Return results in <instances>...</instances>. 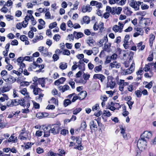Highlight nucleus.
<instances>
[{
  "mask_svg": "<svg viewBox=\"0 0 156 156\" xmlns=\"http://www.w3.org/2000/svg\"><path fill=\"white\" fill-rule=\"evenodd\" d=\"M31 88L33 89L34 94L35 95L39 94V95L36 97V99L37 101L38 102H41L42 101V98L44 96V94L41 93V90L39 88L36 87L35 85H32L30 86Z\"/></svg>",
  "mask_w": 156,
  "mask_h": 156,
  "instance_id": "nucleus-1",
  "label": "nucleus"
},
{
  "mask_svg": "<svg viewBox=\"0 0 156 156\" xmlns=\"http://www.w3.org/2000/svg\"><path fill=\"white\" fill-rule=\"evenodd\" d=\"M147 140H144L141 138L137 141V147L141 151L144 150L147 145Z\"/></svg>",
  "mask_w": 156,
  "mask_h": 156,
  "instance_id": "nucleus-2",
  "label": "nucleus"
},
{
  "mask_svg": "<svg viewBox=\"0 0 156 156\" xmlns=\"http://www.w3.org/2000/svg\"><path fill=\"white\" fill-rule=\"evenodd\" d=\"M18 104H20L22 106H24V99L19 100L17 101L16 99L12 101L10 104L8 103L7 106L8 107H12L14 105H16Z\"/></svg>",
  "mask_w": 156,
  "mask_h": 156,
  "instance_id": "nucleus-3",
  "label": "nucleus"
},
{
  "mask_svg": "<svg viewBox=\"0 0 156 156\" xmlns=\"http://www.w3.org/2000/svg\"><path fill=\"white\" fill-rule=\"evenodd\" d=\"M50 125V132L54 134L58 133L60 130L59 126L58 124H54Z\"/></svg>",
  "mask_w": 156,
  "mask_h": 156,
  "instance_id": "nucleus-4",
  "label": "nucleus"
},
{
  "mask_svg": "<svg viewBox=\"0 0 156 156\" xmlns=\"http://www.w3.org/2000/svg\"><path fill=\"white\" fill-rule=\"evenodd\" d=\"M50 125L48 126H43L41 127V129L44 133V137H48L50 136Z\"/></svg>",
  "mask_w": 156,
  "mask_h": 156,
  "instance_id": "nucleus-5",
  "label": "nucleus"
},
{
  "mask_svg": "<svg viewBox=\"0 0 156 156\" xmlns=\"http://www.w3.org/2000/svg\"><path fill=\"white\" fill-rule=\"evenodd\" d=\"M135 68V63L133 61L129 69H124L123 70V74L124 75H127L131 74L134 71Z\"/></svg>",
  "mask_w": 156,
  "mask_h": 156,
  "instance_id": "nucleus-6",
  "label": "nucleus"
},
{
  "mask_svg": "<svg viewBox=\"0 0 156 156\" xmlns=\"http://www.w3.org/2000/svg\"><path fill=\"white\" fill-rule=\"evenodd\" d=\"M141 4V2L140 1L136 2L134 0H131L129 3V5L132 8H134L135 10H138L139 6Z\"/></svg>",
  "mask_w": 156,
  "mask_h": 156,
  "instance_id": "nucleus-7",
  "label": "nucleus"
},
{
  "mask_svg": "<svg viewBox=\"0 0 156 156\" xmlns=\"http://www.w3.org/2000/svg\"><path fill=\"white\" fill-rule=\"evenodd\" d=\"M141 4V2L140 1L136 2L134 0H131L129 3V5L132 8H134L135 10H138L139 6Z\"/></svg>",
  "mask_w": 156,
  "mask_h": 156,
  "instance_id": "nucleus-8",
  "label": "nucleus"
},
{
  "mask_svg": "<svg viewBox=\"0 0 156 156\" xmlns=\"http://www.w3.org/2000/svg\"><path fill=\"white\" fill-rule=\"evenodd\" d=\"M126 0H109V2L111 5L114 4L122 6L125 4Z\"/></svg>",
  "mask_w": 156,
  "mask_h": 156,
  "instance_id": "nucleus-9",
  "label": "nucleus"
},
{
  "mask_svg": "<svg viewBox=\"0 0 156 156\" xmlns=\"http://www.w3.org/2000/svg\"><path fill=\"white\" fill-rule=\"evenodd\" d=\"M152 136V133L148 131H145L141 135V138L144 140H147V141L151 138Z\"/></svg>",
  "mask_w": 156,
  "mask_h": 156,
  "instance_id": "nucleus-10",
  "label": "nucleus"
},
{
  "mask_svg": "<svg viewBox=\"0 0 156 156\" xmlns=\"http://www.w3.org/2000/svg\"><path fill=\"white\" fill-rule=\"evenodd\" d=\"M92 120L90 122V129L91 130H92L93 129L94 131L97 130V124H98V120Z\"/></svg>",
  "mask_w": 156,
  "mask_h": 156,
  "instance_id": "nucleus-11",
  "label": "nucleus"
},
{
  "mask_svg": "<svg viewBox=\"0 0 156 156\" xmlns=\"http://www.w3.org/2000/svg\"><path fill=\"white\" fill-rule=\"evenodd\" d=\"M82 138L79 137H77L76 138V143L78 144L77 146H76L74 147V148L77 149L79 150H82L83 149V147L81 144L82 142Z\"/></svg>",
  "mask_w": 156,
  "mask_h": 156,
  "instance_id": "nucleus-12",
  "label": "nucleus"
},
{
  "mask_svg": "<svg viewBox=\"0 0 156 156\" xmlns=\"http://www.w3.org/2000/svg\"><path fill=\"white\" fill-rule=\"evenodd\" d=\"M122 9V8L120 7L117 8L113 7H112V14L115 15L116 14L117 15H119L120 14Z\"/></svg>",
  "mask_w": 156,
  "mask_h": 156,
  "instance_id": "nucleus-13",
  "label": "nucleus"
},
{
  "mask_svg": "<svg viewBox=\"0 0 156 156\" xmlns=\"http://www.w3.org/2000/svg\"><path fill=\"white\" fill-rule=\"evenodd\" d=\"M3 79L6 82L10 84H12L14 83L16 81L15 78L10 75H9V77L8 78L5 79L3 78Z\"/></svg>",
  "mask_w": 156,
  "mask_h": 156,
  "instance_id": "nucleus-14",
  "label": "nucleus"
},
{
  "mask_svg": "<svg viewBox=\"0 0 156 156\" xmlns=\"http://www.w3.org/2000/svg\"><path fill=\"white\" fill-rule=\"evenodd\" d=\"M94 79H98L100 80L101 82H102L105 79V77L102 74H95L93 76Z\"/></svg>",
  "mask_w": 156,
  "mask_h": 156,
  "instance_id": "nucleus-15",
  "label": "nucleus"
},
{
  "mask_svg": "<svg viewBox=\"0 0 156 156\" xmlns=\"http://www.w3.org/2000/svg\"><path fill=\"white\" fill-rule=\"evenodd\" d=\"M92 9L91 6L89 5H87L86 6H83L82 7V11L83 12H90Z\"/></svg>",
  "mask_w": 156,
  "mask_h": 156,
  "instance_id": "nucleus-16",
  "label": "nucleus"
},
{
  "mask_svg": "<svg viewBox=\"0 0 156 156\" xmlns=\"http://www.w3.org/2000/svg\"><path fill=\"white\" fill-rule=\"evenodd\" d=\"M120 63H118L116 61H114L110 64L109 66L111 67V68H115L118 69L120 68Z\"/></svg>",
  "mask_w": 156,
  "mask_h": 156,
  "instance_id": "nucleus-17",
  "label": "nucleus"
},
{
  "mask_svg": "<svg viewBox=\"0 0 156 156\" xmlns=\"http://www.w3.org/2000/svg\"><path fill=\"white\" fill-rule=\"evenodd\" d=\"M87 93L85 91H82L78 94L79 99L82 100L84 99L87 95Z\"/></svg>",
  "mask_w": 156,
  "mask_h": 156,
  "instance_id": "nucleus-18",
  "label": "nucleus"
},
{
  "mask_svg": "<svg viewBox=\"0 0 156 156\" xmlns=\"http://www.w3.org/2000/svg\"><path fill=\"white\" fill-rule=\"evenodd\" d=\"M115 85V81L111 80L110 81H108L106 85L107 87H110L111 89H112L114 88Z\"/></svg>",
  "mask_w": 156,
  "mask_h": 156,
  "instance_id": "nucleus-19",
  "label": "nucleus"
},
{
  "mask_svg": "<svg viewBox=\"0 0 156 156\" xmlns=\"http://www.w3.org/2000/svg\"><path fill=\"white\" fill-rule=\"evenodd\" d=\"M20 39L22 41H25V44L28 45L29 44V42L27 41L28 38L25 35H21L20 37Z\"/></svg>",
  "mask_w": 156,
  "mask_h": 156,
  "instance_id": "nucleus-20",
  "label": "nucleus"
},
{
  "mask_svg": "<svg viewBox=\"0 0 156 156\" xmlns=\"http://www.w3.org/2000/svg\"><path fill=\"white\" fill-rule=\"evenodd\" d=\"M67 67V64L65 62H61L59 64V68L61 69H66Z\"/></svg>",
  "mask_w": 156,
  "mask_h": 156,
  "instance_id": "nucleus-21",
  "label": "nucleus"
},
{
  "mask_svg": "<svg viewBox=\"0 0 156 156\" xmlns=\"http://www.w3.org/2000/svg\"><path fill=\"white\" fill-rule=\"evenodd\" d=\"M73 34L75 37L76 39H78L79 38L82 37L83 34L81 32H77L76 31H74L73 32Z\"/></svg>",
  "mask_w": 156,
  "mask_h": 156,
  "instance_id": "nucleus-22",
  "label": "nucleus"
},
{
  "mask_svg": "<svg viewBox=\"0 0 156 156\" xmlns=\"http://www.w3.org/2000/svg\"><path fill=\"white\" fill-rule=\"evenodd\" d=\"M48 114L46 112H38L36 114V117H47Z\"/></svg>",
  "mask_w": 156,
  "mask_h": 156,
  "instance_id": "nucleus-23",
  "label": "nucleus"
},
{
  "mask_svg": "<svg viewBox=\"0 0 156 156\" xmlns=\"http://www.w3.org/2000/svg\"><path fill=\"white\" fill-rule=\"evenodd\" d=\"M83 22H81V23L82 24L84 23L88 24L90 22L89 18L87 16L83 17Z\"/></svg>",
  "mask_w": 156,
  "mask_h": 156,
  "instance_id": "nucleus-24",
  "label": "nucleus"
},
{
  "mask_svg": "<svg viewBox=\"0 0 156 156\" xmlns=\"http://www.w3.org/2000/svg\"><path fill=\"white\" fill-rule=\"evenodd\" d=\"M45 80L44 78H40L38 80V82L40 84H41L42 87H45Z\"/></svg>",
  "mask_w": 156,
  "mask_h": 156,
  "instance_id": "nucleus-25",
  "label": "nucleus"
},
{
  "mask_svg": "<svg viewBox=\"0 0 156 156\" xmlns=\"http://www.w3.org/2000/svg\"><path fill=\"white\" fill-rule=\"evenodd\" d=\"M108 41V40L107 37H104L102 39L99 41V45H100V46H102L104 42H107Z\"/></svg>",
  "mask_w": 156,
  "mask_h": 156,
  "instance_id": "nucleus-26",
  "label": "nucleus"
},
{
  "mask_svg": "<svg viewBox=\"0 0 156 156\" xmlns=\"http://www.w3.org/2000/svg\"><path fill=\"white\" fill-rule=\"evenodd\" d=\"M14 134H13L9 138V139L8 140L7 142H12L13 143H15L16 141H17L16 137H15L13 136Z\"/></svg>",
  "mask_w": 156,
  "mask_h": 156,
  "instance_id": "nucleus-27",
  "label": "nucleus"
},
{
  "mask_svg": "<svg viewBox=\"0 0 156 156\" xmlns=\"http://www.w3.org/2000/svg\"><path fill=\"white\" fill-rule=\"evenodd\" d=\"M18 65L20 66V68L18 69V71L22 73L23 72V68L25 67V64L23 63H18Z\"/></svg>",
  "mask_w": 156,
  "mask_h": 156,
  "instance_id": "nucleus-28",
  "label": "nucleus"
},
{
  "mask_svg": "<svg viewBox=\"0 0 156 156\" xmlns=\"http://www.w3.org/2000/svg\"><path fill=\"white\" fill-rule=\"evenodd\" d=\"M94 41L90 37L88 38L87 40V43L90 46H92L94 45Z\"/></svg>",
  "mask_w": 156,
  "mask_h": 156,
  "instance_id": "nucleus-29",
  "label": "nucleus"
},
{
  "mask_svg": "<svg viewBox=\"0 0 156 156\" xmlns=\"http://www.w3.org/2000/svg\"><path fill=\"white\" fill-rule=\"evenodd\" d=\"M2 96L0 98V101L1 102H4L5 100H7L9 99L8 96L5 94H3Z\"/></svg>",
  "mask_w": 156,
  "mask_h": 156,
  "instance_id": "nucleus-30",
  "label": "nucleus"
},
{
  "mask_svg": "<svg viewBox=\"0 0 156 156\" xmlns=\"http://www.w3.org/2000/svg\"><path fill=\"white\" fill-rule=\"evenodd\" d=\"M155 37V36L153 34L150 35V38L149 39V44L151 47L153 45V41L154 40Z\"/></svg>",
  "mask_w": 156,
  "mask_h": 156,
  "instance_id": "nucleus-31",
  "label": "nucleus"
},
{
  "mask_svg": "<svg viewBox=\"0 0 156 156\" xmlns=\"http://www.w3.org/2000/svg\"><path fill=\"white\" fill-rule=\"evenodd\" d=\"M20 92L23 95L25 96L26 97H29L28 93L27 92V90L26 88H24L22 90L20 91Z\"/></svg>",
  "mask_w": 156,
  "mask_h": 156,
  "instance_id": "nucleus-32",
  "label": "nucleus"
},
{
  "mask_svg": "<svg viewBox=\"0 0 156 156\" xmlns=\"http://www.w3.org/2000/svg\"><path fill=\"white\" fill-rule=\"evenodd\" d=\"M102 66L101 65L95 66L94 68V71L96 73H98L102 70Z\"/></svg>",
  "mask_w": 156,
  "mask_h": 156,
  "instance_id": "nucleus-33",
  "label": "nucleus"
},
{
  "mask_svg": "<svg viewBox=\"0 0 156 156\" xmlns=\"http://www.w3.org/2000/svg\"><path fill=\"white\" fill-rule=\"evenodd\" d=\"M71 103V101L69 99H66L64 101L63 104L65 107H66Z\"/></svg>",
  "mask_w": 156,
  "mask_h": 156,
  "instance_id": "nucleus-34",
  "label": "nucleus"
},
{
  "mask_svg": "<svg viewBox=\"0 0 156 156\" xmlns=\"http://www.w3.org/2000/svg\"><path fill=\"white\" fill-rule=\"evenodd\" d=\"M9 89L8 87H3L0 88V91L2 93H4L9 91Z\"/></svg>",
  "mask_w": 156,
  "mask_h": 156,
  "instance_id": "nucleus-35",
  "label": "nucleus"
},
{
  "mask_svg": "<svg viewBox=\"0 0 156 156\" xmlns=\"http://www.w3.org/2000/svg\"><path fill=\"white\" fill-rule=\"evenodd\" d=\"M141 7L142 10L147 9L149 8V6L143 3V2H141Z\"/></svg>",
  "mask_w": 156,
  "mask_h": 156,
  "instance_id": "nucleus-36",
  "label": "nucleus"
},
{
  "mask_svg": "<svg viewBox=\"0 0 156 156\" xmlns=\"http://www.w3.org/2000/svg\"><path fill=\"white\" fill-rule=\"evenodd\" d=\"M87 125L85 122H82L81 123V127H80V129L81 130H85L87 128Z\"/></svg>",
  "mask_w": 156,
  "mask_h": 156,
  "instance_id": "nucleus-37",
  "label": "nucleus"
},
{
  "mask_svg": "<svg viewBox=\"0 0 156 156\" xmlns=\"http://www.w3.org/2000/svg\"><path fill=\"white\" fill-rule=\"evenodd\" d=\"M120 130V133L122 135L125 133L126 128L125 126H123L122 125H120L119 126Z\"/></svg>",
  "mask_w": 156,
  "mask_h": 156,
  "instance_id": "nucleus-38",
  "label": "nucleus"
},
{
  "mask_svg": "<svg viewBox=\"0 0 156 156\" xmlns=\"http://www.w3.org/2000/svg\"><path fill=\"white\" fill-rule=\"evenodd\" d=\"M125 24V23H121L120 22H119L118 23V25H119V32L121 33L122 31V30L123 29L124 26Z\"/></svg>",
  "mask_w": 156,
  "mask_h": 156,
  "instance_id": "nucleus-39",
  "label": "nucleus"
},
{
  "mask_svg": "<svg viewBox=\"0 0 156 156\" xmlns=\"http://www.w3.org/2000/svg\"><path fill=\"white\" fill-rule=\"evenodd\" d=\"M112 30L115 32H119V26L117 25H114L112 28Z\"/></svg>",
  "mask_w": 156,
  "mask_h": 156,
  "instance_id": "nucleus-40",
  "label": "nucleus"
},
{
  "mask_svg": "<svg viewBox=\"0 0 156 156\" xmlns=\"http://www.w3.org/2000/svg\"><path fill=\"white\" fill-rule=\"evenodd\" d=\"M99 30L101 32L104 30V23L102 22H100L99 23Z\"/></svg>",
  "mask_w": 156,
  "mask_h": 156,
  "instance_id": "nucleus-41",
  "label": "nucleus"
},
{
  "mask_svg": "<svg viewBox=\"0 0 156 156\" xmlns=\"http://www.w3.org/2000/svg\"><path fill=\"white\" fill-rule=\"evenodd\" d=\"M122 136L124 140H128L130 138V135L128 133H125L122 135Z\"/></svg>",
  "mask_w": 156,
  "mask_h": 156,
  "instance_id": "nucleus-42",
  "label": "nucleus"
},
{
  "mask_svg": "<svg viewBox=\"0 0 156 156\" xmlns=\"http://www.w3.org/2000/svg\"><path fill=\"white\" fill-rule=\"evenodd\" d=\"M6 5H4V6L2 7L0 9L1 12L6 13L8 11V9L5 7Z\"/></svg>",
  "mask_w": 156,
  "mask_h": 156,
  "instance_id": "nucleus-43",
  "label": "nucleus"
},
{
  "mask_svg": "<svg viewBox=\"0 0 156 156\" xmlns=\"http://www.w3.org/2000/svg\"><path fill=\"white\" fill-rule=\"evenodd\" d=\"M30 19L31 21V24L32 25H35L36 24L37 22L36 20H34V16L32 14H30Z\"/></svg>",
  "mask_w": 156,
  "mask_h": 156,
  "instance_id": "nucleus-44",
  "label": "nucleus"
},
{
  "mask_svg": "<svg viewBox=\"0 0 156 156\" xmlns=\"http://www.w3.org/2000/svg\"><path fill=\"white\" fill-rule=\"evenodd\" d=\"M83 53L88 55H90L93 53V51L92 50H84L83 51Z\"/></svg>",
  "mask_w": 156,
  "mask_h": 156,
  "instance_id": "nucleus-45",
  "label": "nucleus"
},
{
  "mask_svg": "<svg viewBox=\"0 0 156 156\" xmlns=\"http://www.w3.org/2000/svg\"><path fill=\"white\" fill-rule=\"evenodd\" d=\"M45 18L46 19H52L53 18H51V15L50 12H47L45 15Z\"/></svg>",
  "mask_w": 156,
  "mask_h": 156,
  "instance_id": "nucleus-46",
  "label": "nucleus"
},
{
  "mask_svg": "<svg viewBox=\"0 0 156 156\" xmlns=\"http://www.w3.org/2000/svg\"><path fill=\"white\" fill-rule=\"evenodd\" d=\"M43 132V131H42V129H41L39 130L36 131V135L38 136H41Z\"/></svg>",
  "mask_w": 156,
  "mask_h": 156,
  "instance_id": "nucleus-47",
  "label": "nucleus"
},
{
  "mask_svg": "<svg viewBox=\"0 0 156 156\" xmlns=\"http://www.w3.org/2000/svg\"><path fill=\"white\" fill-rule=\"evenodd\" d=\"M90 75L87 73H83V77L84 80H88L90 78Z\"/></svg>",
  "mask_w": 156,
  "mask_h": 156,
  "instance_id": "nucleus-48",
  "label": "nucleus"
},
{
  "mask_svg": "<svg viewBox=\"0 0 156 156\" xmlns=\"http://www.w3.org/2000/svg\"><path fill=\"white\" fill-rule=\"evenodd\" d=\"M111 44L110 43H105L103 47V49L106 50L109 48L111 47Z\"/></svg>",
  "mask_w": 156,
  "mask_h": 156,
  "instance_id": "nucleus-49",
  "label": "nucleus"
},
{
  "mask_svg": "<svg viewBox=\"0 0 156 156\" xmlns=\"http://www.w3.org/2000/svg\"><path fill=\"white\" fill-rule=\"evenodd\" d=\"M57 25V23L56 22H54L51 23L49 26V27L50 29H52L53 28L55 27Z\"/></svg>",
  "mask_w": 156,
  "mask_h": 156,
  "instance_id": "nucleus-50",
  "label": "nucleus"
},
{
  "mask_svg": "<svg viewBox=\"0 0 156 156\" xmlns=\"http://www.w3.org/2000/svg\"><path fill=\"white\" fill-rule=\"evenodd\" d=\"M103 115L104 116H110L111 115V114L109 111H104Z\"/></svg>",
  "mask_w": 156,
  "mask_h": 156,
  "instance_id": "nucleus-51",
  "label": "nucleus"
},
{
  "mask_svg": "<svg viewBox=\"0 0 156 156\" xmlns=\"http://www.w3.org/2000/svg\"><path fill=\"white\" fill-rule=\"evenodd\" d=\"M99 108V104H97L92 107V110L93 111H95L98 109Z\"/></svg>",
  "mask_w": 156,
  "mask_h": 156,
  "instance_id": "nucleus-52",
  "label": "nucleus"
},
{
  "mask_svg": "<svg viewBox=\"0 0 156 156\" xmlns=\"http://www.w3.org/2000/svg\"><path fill=\"white\" fill-rule=\"evenodd\" d=\"M81 110V109L80 108H79L74 109L73 111V114L74 115H77Z\"/></svg>",
  "mask_w": 156,
  "mask_h": 156,
  "instance_id": "nucleus-53",
  "label": "nucleus"
},
{
  "mask_svg": "<svg viewBox=\"0 0 156 156\" xmlns=\"http://www.w3.org/2000/svg\"><path fill=\"white\" fill-rule=\"evenodd\" d=\"M135 30L136 32H138L141 34V35H143L144 31L142 28L139 27H136L135 28Z\"/></svg>",
  "mask_w": 156,
  "mask_h": 156,
  "instance_id": "nucleus-54",
  "label": "nucleus"
},
{
  "mask_svg": "<svg viewBox=\"0 0 156 156\" xmlns=\"http://www.w3.org/2000/svg\"><path fill=\"white\" fill-rule=\"evenodd\" d=\"M60 37L59 34H55L53 37V39L56 41H58L60 39Z\"/></svg>",
  "mask_w": 156,
  "mask_h": 156,
  "instance_id": "nucleus-55",
  "label": "nucleus"
},
{
  "mask_svg": "<svg viewBox=\"0 0 156 156\" xmlns=\"http://www.w3.org/2000/svg\"><path fill=\"white\" fill-rule=\"evenodd\" d=\"M69 86L68 85H65L62 87V92L69 90Z\"/></svg>",
  "mask_w": 156,
  "mask_h": 156,
  "instance_id": "nucleus-56",
  "label": "nucleus"
},
{
  "mask_svg": "<svg viewBox=\"0 0 156 156\" xmlns=\"http://www.w3.org/2000/svg\"><path fill=\"white\" fill-rule=\"evenodd\" d=\"M78 67H79V69L82 70H85V64H78Z\"/></svg>",
  "mask_w": 156,
  "mask_h": 156,
  "instance_id": "nucleus-57",
  "label": "nucleus"
},
{
  "mask_svg": "<svg viewBox=\"0 0 156 156\" xmlns=\"http://www.w3.org/2000/svg\"><path fill=\"white\" fill-rule=\"evenodd\" d=\"M76 119V118H71L70 119H66L64 120V123H67L72 121H74Z\"/></svg>",
  "mask_w": 156,
  "mask_h": 156,
  "instance_id": "nucleus-58",
  "label": "nucleus"
},
{
  "mask_svg": "<svg viewBox=\"0 0 156 156\" xmlns=\"http://www.w3.org/2000/svg\"><path fill=\"white\" fill-rule=\"evenodd\" d=\"M146 14L145 11H140L136 13V14L137 15H140L142 16H144Z\"/></svg>",
  "mask_w": 156,
  "mask_h": 156,
  "instance_id": "nucleus-59",
  "label": "nucleus"
},
{
  "mask_svg": "<svg viewBox=\"0 0 156 156\" xmlns=\"http://www.w3.org/2000/svg\"><path fill=\"white\" fill-rule=\"evenodd\" d=\"M33 144V143L31 142H28L25 145V148L26 149H29Z\"/></svg>",
  "mask_w": 156,
  "mask_h": 156,
  "instance_id": "nucleus-60",
  "label": "nucleus"
},
{
  "mask_svg": "<svg viewBox=\"0 0 156 156\" xmlns=\"http://www.w3.org/2000/svg\"><path fill=\"white\" fill-rule=\"evenodd\" d=\"M66 25L64 23H63L61 24L60 26L61 29L63 31H65L66 30Z\"/></svg>",
  "mask_w": 156,
  "mask_h": 156,
  "instance_id": "nucleus-61",
  "label": "nucleus"
},
{
  "mask_svg": "<svg viewBox=\"0 0 156 156\" xmlns=\"http://www.w3.org/2000/svg\"><path fill=\"white\" fill-rule=\"evenodd\" d=\"M7 75V72L5 70H2L1 73V75L2 77Z\"/></svg>",
  "mask_w": 156,
  "mask_h": 156,
  "instance_id": "nucleus-62",
  "label": "nucleus"
},
{
  "mask_svg": "<svg viewBox=\"0 0 156 156\" xmlns=\"http://www.w3.org/2000/svg\"><path fill=\"white\" fill-rule=\"evenodd\" d=\"M62 53L64 55H69L70 53L69 50L67 49H65L63 51Z\"/></svg>",
  "mask_w": 156,
  "mask_h": 156,
  "instance_id": "nucleus-63",
  "label": "nucleus"
},
{
  "mask_svg": "<svg viewBox=\"0 0 156 156\" xmlns=\"http://www.w3.org/2000/svg\"><path fill=\"white\" fill-rule=\"evenodd\" d=\"M52 58L55 61H57L59 58L58 55L56 54L53 55Z\"/></svg>",
  "mask_w": 156,
  "mask_h": 156,
  "instance_id": "nucleus-64",
  "label": "nucleus"
}]
</instances>
